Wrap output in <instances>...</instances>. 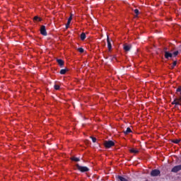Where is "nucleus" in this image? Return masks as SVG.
I'll list each match as a JSON object with an SVG mask.
<instances>
[{"label":"nucleus","mask_w":181,"mask_h":181,"mask_svg":"<svg viewBox=\"0 0 181 181\" xmlns=\"http://www.w3.org/2000/svg\"><path fill=\"white\" fill-rule=\"evenodd\" d=\"M105 148L107 149H110V148H112V146H115V143L111 140L105 141L103 144Z\"/></svg>","instance_id":"obj_1"},{"label":"nucleus","mask_w":181,"mask_h":181,"mask_svg":"<svg viewBox=\"0 0 181 181\" xmlns=\"http://www.w3.org/2000/svg\"><path fill=\"white\" fill-rule=\"evenodd\" d=\"M76 166L78 170H79V172H81L82 173L88 172V170H90V168L86 166H81V165H79L78 164H76Z\"/></svg>","instance_id":"obj_2"},{"label":"nucleus","mask_w":181,"mask_h":181,"mask_svg":"<svg viewBox=\"0 0 181 181\" xmlns=\"http://www.w3.org/2000/svg\"><path fill=\"white\" fill-rule=\"evenodd\" d=\"M164 57L169 60L170 59H172L173 57V54L172 52H170L168 50V48H164Z\"/></svg>","instance_id":"obj_3"},{"label":"nucleus","mask_w":181,"mask_h":181,"mask_svg":"<svg viewBox=\"0 0 181 181\" xmlns=\"http://www.w3.org/2000/svg\"><path fill=\"white\" fill-rule=\"evenodd\" d=\"M159 175H160V170H159L155 169L151 172V176H153V177L159 176Z\"/></svg>","instance_id":"obj_4"},{"label":"nucleus","mask_w":181,"mask_h":181,"mask_svg":"<svg viewBox=\"0 0 181 181\" xmlns=\"http://www.w3.org/2000/svg\"><path fill=\"white\" fill-rule=\"evenodd\" d=\"M181 170V165H175L174 166L172 170H171V172L173 173H177V172L180 171Z\"/></svg>","instance_id":"obj_5"},{"label":"nucleus","mask_w":181,"mask_h":181,"mask_svg":"<svg viewBox=\"0 0 181 181\" xmlns=\"http://www.w3.org/2000/svg\"><path fill=\"white\" fill-rule=\"evenodd\" d=\"M40 30L42 36H47V32L46 31V26L42 25Z\"/></svg>","instance_id":"obj_6"},{"label":"nucleus","mask_w":181,"mask_h":181,"mask_svg":"<svg viewBox=\"0 0 181 181\" xmlns=\"http://www.w3.org/2000/svg\"><path fill=\"white\" fill-rule=\"evenodd\" d=\"M173 105H181V97L179 98H175L173 102H172Z\"/></svg>","instance_id":"obj_7"},{"label":"nucleus","mask_w":181,"mask_h":181,"mask_svg":"<svg viewBox=\"0 0 181 181\" xmlns=\"http://www.w3.org/2000/svg\"><path fill=\"white\" fill-rule=\"evenodd\" d=\"M107 42L108 50H111V49H112V45H111V41L110 40V37L108 35L107 36Z\"/></svg>","instance_id":"obj_8"},{"label":"nucleus","mask_w":181,"mask_h":181,"mask_svg":"<svg viewBox=\"0 0 181 181\" xmlns=\"http://www.w3.org/2000/svg\"><path fill=\"white\" fill-rule=\"evenodd\" d=\"M57 63H58V64L60 67H63V66H64V61H63L62 59H57Z\"/></svg>","instance_id":"obj_9"},{"label":"nucleus","mask_w":181,"mask_h":181,"mask_svg":"<svg viewBox=\"0 0 181 181\" xmlns=\"http://www.w3.org/2000/svg\"><path fill=\"white\" fill-rule=\"evenodd\" d=\"M131 45H127V44H124V50H125L126 52H129L131 50Z\"/></svg>","instance_id":"obj_10"},{"label":"nucleus","mask_w":181,"mask_h":181,"mask_svg":"<svg viewBox=\"0 0 181 181\" xmlns=\"http://www.w3.org/2000/svg\"><path fill=\"white\" fill-rule=\"evenodd\" d=\"M124 135H128V134H131L132 132V130L131 129L130 127H127L126 131L123 132Z\"/></svg>","instance_id":"obj_11"},{"label":"nucleus","mask_w":181,"mask_h":181,"mask_svg":"<svg viewBox=\"0 0 181 181\" xmlns=\"http://www.w3.org/2000/svg\"><path fill=\"white\" fill-rule=\"evenodd\" d=\"M67 71H69V69H61L59 73L60 74H66Z\"/></svg>","instance_id":"obj_12"},{"label":"nucleus","mask_w":181,"mask_h":181,"mask_svg":"<svg viewBox=\"0 0 181 181\" xmlns=\"http://www.w3.org/2000/svg\"><path fill=\"white\" fill-rule=\"evenodd\" d=\"M71 160H72L74 162H80V158H76L75 156L71 157Z\"/></svg>","instance_id":"obj_13"},{"label":"nucleus","mask_w":181,"mask_h":181,"mask_svg":"<svg viewBox=\"0 0 181 181\" xmlns=\"http://www.w3.org/2000/svg\"><path fill=\"white\" fill-rule=\"evenodd\" d=\"M33 21L35 22H40L42 21V18H39L38 16H35Z\"/></svg>","instance_id":"obj_14"},{"label":"nucleus","mask_w":181,"mask_h":181,"mask_svg":"<svg viewBox=\"0 0 181 181\" xmlns=\"http://www.w3.org/2000/svg\"><path fill=\"white\" fill-rule=\"evenodd\" d=\"M86 33H82L81 34V40H86Z\"/></svg>","instance_id":"obj_15"},{"label":"nucleus","mask_w":181,"mask_h":181,"mask_svg":"<svg viewBox=\"0 0 181 181\" xmlns=\"http://www.w3.org/2000/svg\"><path fill=\"white\" fill-rule=\"evenodd\" d=\"M130 152H131V153H138L139 152V151L135 150L134 148H132V149H130Z\"/></svg>","instance_id":"obj_16"},{"label":"nucleus","mask_w":181,"mask_h":181,"mask_svg":"<svg viewBox=\"0 0 181 181\" xmlns=\"http://www.w3.org/2000/svg\"><path fill=\"white\" fill-rule=\"evenodd\" d=\"M134 12L136 14V17H137L138 15H139V10H138V8L134 9Z\"/></svg>","instance_id":"obj_17"},{"label":"nucleus","mask_w":181,"mask_h":181,"mask_svg":"<svg viewBox=\"0 0 181 181\" xmlns=\"http://www.w3.org/2000/svg\"><path fill=\"white\" fill-rule=\"evenodd\" d=\"M179 54V51H175L173 53V57H176Z\"/></svg>","instance_id":"obj_18"},{"label":"nucleus","mask_w":181,"mask_h":181,"mask_svg":"<svg viewBox=\"0 0 181 181\" xmlns=\"http://www.w3.org/2000/svg\"><path fill=\"white\" fill-rule=\"evenodd\" d=\"M177 64V61H174L172 65V69H175V66Z\"/></svg>","instance_id":"obj_19"},{"label":"nucleus","mask_w":181,"mask_h":181,"mask_svg":"<svg viewBox=\"0 0 181 181\" xmlns=\"http://www.w3.org/2000/svg\"><path fill=\"white\" fill-rule=\"evenodd\" d=\"M70 23H71V21H67V23L66 24V29H69V27L70 26Z\"/></svg>","instance_id":"obj_20"},{"label":"nucleus","mask_w":181,"mask_h":181,"mask_svg":"<svg viewBox=\"0 0 181 181\" xmlns=\"http://www.w3.org/2000/svg\"><path fill=\"white\" fill-rule=\"evenodd\" d=\"M78 51L79 52V53H84V49L81 47L78 48Z\"/></svg>","instance_id":"obj_21"},{"label":"nucleus","mask_w":181,"mask_h":181,"mask_svg":"<svg viewBox=\"0 0 181 181\" xmlns=\"http://www.w3.org/2000/svg\"><path fill=\"white\" fill-rule=\"evenodd\" d=\"M54 90H60V86L59 85H54Z\"/></svg>","instance_id":"obj_22"},{"label":"nucleus","mask_w":181,"mask_h":181,"mask_svg":"<svg viewBox=\"0 0 181 181\" xmlns=\"http://www.w3.org/2000/svg\"><path fill=\"white\" fill-rule=\"evenodd\" d=\"M90 139H92V141L95 144L97 142V139L95 137L90 136Z\"/></svg>","instance_id":"obj_23"},{"label":"nucleus","mask_w":181,"mask_h":181,"mask_svg":"<svg viewBox=\"0 0 181 181\" xmlns=\"http://www.w3.org/2000/svg\"><path fill=\"white\" fill-rule=\"evenodd\" d=\"M173 144H179L180 142V140L179 139H175L173 141Z\"/></svg>","instance_id":"obj_24"},{"label":"nucleus","mask_w":181,"mask_h":181,"mask_svg":"<svg viewBox=\"0 0 181 181\" xmlns=\"http://www.w3.org/2000/svg\"><path fill=\"white\" fill-rule=\"evenodd\" d=\"M72 20H73V14H71L70 17L68 19V21L71 22Z\"/></svg>","instance_id":"obj_25"}]
</instances>
